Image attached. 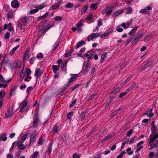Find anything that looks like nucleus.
<instances>
[{"label": "nucleus", "mask_w": 158, "mask_h": 158, "mask_svg": "<svg viewBox=\"0 0 158 158\" xmlns=\"http://www.w3.org/2000/svg\"><path fill=\"white\" fill-rule=\"evenodd\" d=\"M31 17L27 16L21 18L20 20L24 26H28L30 25Z\"/></svg>", "instance_id": "nucleus-1"}, {"label": "nucleus", "mask_w": 158, "mask_h": 158, "mask_svg": "<svg viewBox=\"0 0 158 158\" xmlns=\"http://www.w3.org/2000/svg\"><path fill=\"white\" fill-rule=\"evenodd\" d=\"M156 139H150L148 145L151 147L150 149L156 147L158 144V140H156Z\"/></svg>", "instance_id": "nucleus-2"}, {"label": "nucleus", "mask_w": 158, "mask_h": 158, "mask_svg": "<svg viewBox=\"0 0 158 158\" xmlns=\"http://www.w3.org/2000/svg\"><path fill=\"white\" fill-rule=\"evenodd\" d=\"M112 7L111 6H108L104 9L102 11V14H106L107 15H110L112 12Z\"/></svg>", "instance_id": "nucleus-3"}, {"label": "nucleus", "mask_w": 158, "mask_h": 158, "mask_svg": "<svg viewBox=\"0 0 158 158\" xmlns=\"http://www.w3.org/2000/svg\"><path fill=\"white\" fill-rule=\"evenodd\" d=\"M100 35V33H93L89 35L87 37L88 41L93 40V39L99 37Z\"/></svg>", "instance_id": "nucleus-4"}, {"label": "nucleus", "mask_w": 158, "mask_h": 158, "mask_svg": "<svg viewBox=\"0 0 158 158\" xmlns=\"http://www.w3.org/2000/svg\"><path fill=\"white\" fill-rule=\"evenodd\" d=\"M143 35L142 31H139L137 32V35L135 36L134 40V42L135 43H138L139 41L142 38Z\"/></svg>", "instance_id": "nucleus-5"}, {"label": "nucleus", "mask_w": 158, "mask_h": 158, "mask_svg": "<svg viewBox=\"0 0 158 158\" xmlns=\"http://www.w3.org/2000/svg\"><path fill=\"white\" fill-rule=\"evenodd\" d=\"M152 7L150 6H149L146 7V8L141 10L139 11V13L143 14H148L149 12L148 11L152 10Z\"/></svg>", "instance_id": "nucleus-6"}, {"label": "nucleus", "mask_w": 158, "mask_h": 158, "mask_svg": "<svg viewBox=\"0 0 158 158\" xmlns=\"http://www.w3.org/2000/svg\"><path fill=\"white\" fill-rule=\"evenodd\" d=\"M28 101L27 99H25L24 101L22 102L21 104V108L20 110V111L23 112L25 110V107L27 106V104Z\"/></svg>", "instance_id": "nucleus-7"}, {"label": "nucleus", "mask_w": 158, "mask_h": 158, "mask_svg": "<svg viewBox=\"0 0 158 158\" xmlns=\"http://www.w3.org/2000/svg\"><path fill=\"white\" fill-rule=\"evenodd\" d=\"M19 5V2L17 0H13L11 3V5L13 8H18Z\"/></svg>", "instance_id": "nucleus-8"}, {"label": "nucleus", "mask_w": 158, "mask_h": 158, "mask_svg": "<svg viewBox=\"0 0 158 158\" xmlns=\"http://www.w3.org/2000/svg\"><path fill=\"white\" fill-rule=\"evenodd\" d=\"M43 73L42 70L41 69L38 68H36L34 74L35 76L37 78H38Z\"/></svg>", "instance_id": "nucleus-9"}, {"label": "nucleus", "mask_w": 158, "mask_h": 158, "mask_svg": "<svg viewBox=\"0 0 158 158\" xmlns=\"http://www.w3.org/2000/svg\"><path fill=\"white\" fill-rule=\"evenodd\" d=\"M13 114V110L12 108H9L5 114V118H9Z\"/></svg>", "instance_id": "nucleus-10"}, {"label": "nucleus", "mask_w": 158, "mask_h": 158, "mask_svg": "<svg viewBox=\"0 0 158 158\" xmlns=\"http://www.w3.org/2000/svg\"><path fill=\"white\" fill-rule=\"evenodd\" d=\"M19 47V45H17L13 48L10 51L9 54L11 56L13 55L16 52L17 50Z\"/></svg>", "instance_id": "nucleus-11"}, {"label": "nucleus", "mask_w": 158, "mask_h": 158, "mask_svg": "<svg viewBox=\"0 0 158 158\" xmlns=\"http://www.w3.org/2000/svg\"><path fill=\"white\" fill-rule=\"evenodd\" d=\"M17 87L16 85L12 87L10 90V96L11 97L14 96L15 94V90L17 88Z\"/></svg>", "instance_id": "nucleus-12"}, {"label": "nucleus", "mask_w": 158, "mask_h": 158, "mask_svg": "<svg viewBox=\"0 0 158 158\" xmlns=\"http://www.w3.org/2000/svg\"><path fill=\"white\" fill-rule=\"evenodd\" d=\"M48 24L47 23L42 24L40 25L39 27V31H41L45 29L48 26Z\"/></svg>", "instance_id": "nucleus-13"}, {"label": "nucleus", "mask_w": 158, "mask_h": 158, "mask_svg": "<svg viewBox=\"0 0 158 158\" xmlns=\"http://www.w3.org/2000/svg\"><path fill=\"white\" fill-rule=\"evenodd\" d=\"M14 13L13 10H9L7 14V17L9 19H12L14 16Z\"/></svg>", "instance_id": "nucleus-14"}, {"label": "nucleus", "mask_w": 158, "mask_h": 158, "mask_svg": "<svg viewBox=\"0 0 158 158\" xmlns=\"http://www.w3.org/2000/svg\"><path fill=\"white\" fill-rule=\"evenodd\" d=\"M47 6V5L46 3H44L38 5L36 6V7L39 11V10H41Z\"/></svg>", "instance_id": "nucleus-15"}, {"label": "nucleus", "mask_w": 158, "mask_h": 158, "mask_svg": "<svg viewBox=\"0 0 158 158\" xmlns=\"http://www.w3.org/2000/svg\"><path fill=\"white\" fill-rule=\"evenodd\" d=\"M83 24L81 20L79 21L77 23V27L78 32H80L82 31V30L81 27L83 25Z\"/></svg>", "instance_id": "nucleus-16"}, {"label": "nucleus", "mask_w": 158, "mask_h": 158, "mask_svg": "<svg viewBox=\"0 0 158 158\" xmlns=\"http://www.w3.org/2000/svg\"><path fill=\"white\" fill-rule=\"evenodd\" d=\"M68 63V61L66 60H64L62 63L61 65V69L63 71H66V67Z\"/></svg>", "instance_id": "nucleus-17"}, {"label": "nucleus", "mask_w": 158, "mask_h": 158, "mask_svg": "<svg viewBox=\"0 0 158 158\" xmlns=\"http://www.w3.org/2000/svg\"><path fill=\"white\" fill-rule=\"evenodd\" d=\"M53 142L52 141V140H51V143H49V145H48V150L46 152V154L47 155H50L51 153V150L52 149V145L53 144Z\"/></svg>", "instance_id": "nucleus-18"}, {"label": "nucleus", "mask_w": 158, "mask_h": 158, "mask_svg": "<svg viewBox=\"0 0 158 158\" xmlns=\"http://www.w3.org/2000/svg\"><path fill=\"white\" fill-rule=\"evenodd\" d=\"M123 12V9H120L118 10H117L114 11L113 14V16H117L118 15H121Z\"/></svg>", "instance_id": "nucleus-19"}, {"label": "nucleus", "mask_w": 158, "mask_h": 158, "mask_svg": "<svg viewBox=\"0 0 158 158\" xmlns=\"http://www.w3.org/2000/svg\"><path fill=\"white\" fill-rule=\"evenodd\" d=\"M71 77L69 81L68 82V86H69V84L72 82L73 81L76 80L77 78V75L73 74H71Z\"/></svg>", "instance_id": "nucleus-20"}, {"label": "nucleus", "mask_w": 158, "mask_h": 158, "mask_svg": "<svg viewBox=\"0 0 158 158\" xmlns=\"http://www.w3.org/2000/svg\"><path fill=\"white\" fill-rule=\"evenodd\" d=\"M139 28V26H136L132 29L128 33L130 36H132L136 31Z\"/></svg>", "instance_id": "nucleus-21"}, {"label": "nucleus", "mask_w": 158, "mask_h": 158, "mask_svg": "<svg viewBox=\"0 0 158 158\" xmlns=\"http://www.w3.org/2000/svg\"><path fill=\"white\" fill-rule=\"evenodd\" d=\"M38 122L39 119L38 117H35V118H34L33 123V127H36L37 126Z\"/></svg>", "instance_id": "nucleus-22"}, {"label": "nucleus", "mask_w": 158, "mask_h": 158, "mask_svg": "<svg viewBox=\"0 0 158 158\" xmlns=\"http://www.w3.org/2000/svg\"><path fill=\"white\" fill-rule=\"evenodd\" d=\"M153 34L151 33L150 34L148 35L144 40V41L146 42L150 40H151L152 38V36L153 35Z\"/></svg>", "instance_id": "nucleus-23"}, {"label": "nucleus", "mask_w": 158, "mask_h": 158, "mask_svg": "<svg viewBox=\"0 0 158 158\" xmlns=\"http://www.w3.org/2000/svg\"><path fill=\"white\" fill-rule=\"evenodd\" d=\"M85 43V42L84 41H81L80 42H78L77 44L75 46V47L76 48H79L81 47L83 45V44Z\"/></svg>", "instance_id": "nucleus-24"}, {"label": "nucleus", "mask_w": 158, "mask_h": 158, "mask_svg": "<svg viewBox=\"0 0 158 158\" xmlns=\"http://www.w3.org/2000/svg\"><path fill=\"white\" fill-rule=\"evenodd\" d=\"M61 0L60 2H57V4L56 5H53L52 6V9L53 10H56V9H57L59 7L60 4L61 3Z\"/></svg>", "instance_id": "nucleus-25"}, {"label": "nucleus", "mask_w": 158, "mask_h": 158, "mask_svg": "<svg viewBox=\"0 0 158 158\" xmlns=\"http://www.w3.org/2000/svg\"><path fill=\"white\" fill-rule=\"evenodd\" d=\"M17 145L18 146L19 149L20 150H23L25 148L23 144L20 143V142H18L17 143Z\"/></svg>", "instance_id": "nucleus-26"}, {"label": "nucleus", "mask_w": 158, "mask_h": 158, "mask_svg": "<svg viewBox=\"0 0 158 158\" xmlns=\"http://www.w3.org/2000/svg\"><path fill=\"white\" fill-rule=\"evenodd\" d=\"M22 26H23V24H21L20 23H19L18 24V27H17V30L18 31H19L20 32L24 31V29L23 27Z\"/></svg>", "instance_id": "nucleus-27"}, {"label": "nucleus", "mask_w": 158, "mask_h": 158, "mask_svg": "<svg viewBox=\"0 0 158 158\" xmlns=\"http://www.w3.org/2000/svg\"><path fill=\"white\" fill-rule=\"evenodd\" d=\"M59 65L58 66H57L56 65H53L52 66L53 71L54 73L56 74L57 73V71L59 70Z\"/></svg>", "instance_id": "nucleus-28"}, {"label": "nucleus", "mask_w": 158, "mask_h": 158, "mask_svg": "<svg viewBox=\"0 0 158 158\" xmlns=\"http://www.w3.org/2000/svg\"><path fill=\"white\" fill-rule=\"evenodd\" d=\"M31 138H36L37 133L35 131H33L30 133Z\"/></svg>", "instance_id": "nucleus-29"}, {"label": "nucleus", "mask_w": 158, "mask_h": 158, "mask_svg": "<svg viewBox=\"0 0 158 158\" xmlns=\"http://www.w3.org/2000/svg\"><path fill=\"white\" fill-rule=\"evenodd\" d=\"M29 57V56L28 54V51L26 50L24 55L23 59L24 60H26L28 59Z\"/></svg>", "instance_id": "nucleus-30"}, {"label": "nucleus", "mask_w": 158, "mask_h": 158, "mask_svg": "<svg viewBox=\"0 0 158 158\" xmlns=\"http://www.w3.org/2000/svg\"><path fill=\"white\" fill-rule=\"evenodd\" d=\"M38 11V10L36 8V7H35V9H34L31 10L28 13V14H33L37 12Z\"/></svg>", "instance_id": "nucleus-31"}, {"label": "nucleus", "mask_w": 158, "mask_h": 158, "mask_svg": "<svg viewBox=\"0 0 158 158\" xmlns=\"http://www.w3.org/2000/svg\"><path fill=\"white\" fill-rule=\"evenodd\" d=\"M25 71H24L23 69H22L20 72V78L22 80H23V78L25 77Z\"/></svg>", "instance_id": "nucleus-32"}, {"label": "nucleus", "mask_w": 158, "mask_h": 158, "mask_svg": "<svg viewBox=\"0 0 158 158\" xmlns=\"http://www.w3.org/2000/svg\"><path fill=\"white\" fill-rule=\"evenodd\" d=\"M88 6L87 5H85L83 6L82 8V10L81 11V14H84L86 12L87 10L88 9Z\"/></svg>", "instance_id": "nucleus-33"}, {"label": "nucleus", "mask_w": 158, "mask_h": 158, "mask_svg": "<svg viewBox=\"0 0 158 158\" xmlns=\"http://www.w3.org/2000/svg\"><path fill=\"white\" fill-rule=\"evenodd\" d=\"M156 126L155 125H153L151 127V131L152 132V135L156 132V131H157Z\"/></svg>", "instance_id": "nucleus-34"}, {"label": "nucleus", "mask_w": 158, "mask_h": 158, "mask_svg": "<svg viewBox=\"0 0 158 158\" xmlns=\"http://www.w3.org/2000/svg\"><path fill=\"white\" fill-rule=\"evenodd\" d=\"M59 45V41H57L54 44L53 46V48H52V50L53 51L55 50L57 48H58Z\"/></svg>", "instance_id": "nucleus-35"}, {"label": "nucleus", "mask_w": 158, "mask_h": 158, "mask_svg": "<svg viewBox=\"0 0 158 158\" xmlns=\"http://www.w3.org/2000/svg\"><path fill=\"white\" fill-rule=\"evenodd\" d=\"M12 23H9L8 24V31H13L14 30V27L12 26Z\"/></svg>", "instance_id": "nucleus-36"}, {"label": "nucleus", "mask_w": 158, "mask_h": 158, "mask_svg": "<svg viewBox=\"0 0 158 158\" xmlns=\"http://www.w3.org/2000/svg\"><path fill=\"white\" fill-rule=\"evenodd\" d=\"M98 7V4L97 3H94L91 5L90 6V9L92 10H95Z\"/></svg>", "instance_id": "nucleus-37"}, {"label": "nucleus", "mask_w": 158, "mask_h": 158, "mask_svg": "<svg viewBox=\"0 0 158 158\" xmlns=\"http://www.w3.org/2000/svg\"><path fill=\"white\" fill-rule=\"evenodd\" d=\"M106 54V53L105 52L103 53V54L102 55V56H101V62L103 61L107 57Z\"/></svg>", "instance_id": "nucleus-38"}, {"label": "nucleus", "mask_w": 158, "mask_h": 158, "mask_svg": "<svg viewBox=\"0 0 158 158\" xmlns=\"http://www.w3.org/2000/svg\"><path fill=\"white\" fill-rule=\"evenodd\" d=\"M110 33V32L105 33L101 35V37L103 38L108 36Z\"/></svg>", "instance_id": "nucleus-39"}, {"label": "nucleus", "mask_w": 158, "mask_h": 158, "mask_svg": "<svg viewBox=\"0 0 158 158\" xmlns=\"http://www.w3.org/2000/svg\"><path fill=\"white\" fill-rule=\"evenodd\" d=\"M6 94V93L4 91L2 92L0 91V99L3 100V98Z\"/></svg>", "instance_id": "nucleus-40"}, {"label": "nucleus", "mask_w": 158, "mask_h": 158, "mask_svg": "<svg viewBox=\"0 0 158 158\" xmlns=\"http://www.w3.org/2000/svg\"><path fill=\"white\" fill-rule=\"evenodd\" d=\"M126 10L127 11L126 14H130L132 12V9L131 7H128L127 8Z\"/></svg>", "instance_id": "nucleus-41"}, {"label": "nucleus", "mask_w": 158, "mask_h": 158, "mask_svg": "<svg viewBox=\"0 0 158 158\" xmlns=\"http://www.w3.org/2000/svg\"><path fill=\"white\" fill-rule=\"evenodd\" d=\"M120 109L119 108L118 110L115 111L111 115L110 117L111 118H113L118 112L119 110H120Z\"/></svg>", "instance_id": "nucleus-42"}, {"label": "nucleus", "mask_w": 158, "mask_h": 158, "mask_svg": "<svg viewBox=\"0 0 158 158\" xmlns=\"http://www.w3.org/2000/svg\"><path fill=\"white\" fill-rule=\"evenodd\" d=\"M128 143V140H126L124 141L123 143H122V144L121 148V150H122L123 148L124 145L126 143Z\"/></svg>", "instance_id": "nucleus-43"}, {"label": "nucleus", "mask_w": 158, "mask_h": 158, "mask_svg": "<svg viewBox=\"0 0 158 158\" xmlns=\"http://www.w3.org/2000/svg\"><path fill=\"white\" fill-rule=\"evenodd\" d=\"M96 131V129H94L93 130L89 132V133L87 135H86V137L87 138H88V137H89L90 136V135L93 133L95 131Z\"/></svg>", "instance_id": "nucleus-44"}, {"label": "nucleus", "mask_w": 158, "mask_h": 158, "mask_svg": "<svg viewBox=\"0 0 158 158\" xmlns=\"http://www.w3.org/2000/svg\"><path fill=\"white\" fill-rule=\"evenodd\" d=\"M131 78V77H128L124 82L122 83V85H126L128 82V81H129V80H130Z\"/></svg>", "instance_id": "nucleus-45"}, {"label": "nucleus", "mask_w": 158, "mask_h": 158, "mask_svg": "<svg viewBox=\"0 0 158 158\" xmlns=\"http://www.w3.org/2000/svg\"><path fill=\"white\" fill-rule=\"evenodd\" d=\"M128 93V91H126L125 92H123L121 93L119 95V98H122L123 96H125L126 94Z\"/></svg>", "instance_id": "nucleus-46"}, {"label": "nucleus", "mask_w": 158, "mask_h": 158, "mask_svg": "<svg viewBox=\"0 0 158 158\" xmlns=\"http://www.w3.org/2000/svg\"><path fill=\"white\" fill-rule=\"evenodd\" d=\"M73 4L71 2H69L66 5V7L67 8H72L73 6Z\"/></svg>", "instance_id": "nucleus-47"}, {"label": "nucleus", "mask_w": 158, "mask_h": 158, "mask_svg": "<svg viewBox=\"0 0 158 158\" xmlns=\"http://www.w3.org/2000/svg\"><path fill=\"white\" fill-rule=\"evenodd\" d=\"M62 17L60 16H57L55 17V19L57 21H60L62 20Z\"/></svg>", "instance_id": "nucleus-48"}, {"label": "nucleus", "mask_w": 158, "mask_h": 158, "mask_svg": "<svg viewBox=\"0 0 158 158\" xmlns=\"http://www.w3.org/2000/svg\"><path fill=\"white\" fill-rule=\"evenodd\" d=\"M0 80L2 82L5 83L6 80L1 74H0Z\"/></svg>", "instance_id": "nucleus-49"}, {"label": "nucleus", "mask_w": 158, "mask_h": 158, "mask_svg": "<svg viewBox=\"0 0 158 158\" xmlns=\"http://www.w3.org/2000/svg\"><path fill=\"white\" fill-rule=\"evenodd\" d=\"M25 72L26 73V75L28 76L30 75L31 73V71L29 69H27L26 71H25Z\"/></svg>", "instance_id": "nucleus-50"}, {"label": "nucleus", "mask_w": 158, "mask_h": 158, "mask_svg": "<svg viewBox=\"0 0 158 158\" xmlns=\"http://www.w3.org/2000/svg\"><path fill=\"white\" fill-rule=\"evenodd\" d=\"M133 131V129H131L129 131H128L127 134V135L128 137H130V135H131L132 132Z\"/></svg>", "instance_id": "nucleus-51"}, {"label": "nucleus", "mask_w": 158, "mask_h": 158, "mask_svg": "<svg viewBox=\"0 0 158 158\" xmlns=\"http://www.w3.org/2000/svg\"><path fill=\"white\" fill-rule=\"evenodd\" d=\"M58 127L56 125H55L53 128L52 130L54 133H57L58 131Z\"/></svg>", "instance_id": "nucleus-52"}, {"label": "nucleus", "mask_w": 158, "mask_h": 158, "mask_svg": "<svg viewBox=\"0 0 158 158\" xmlns=\"http://www.w3.org/2000/svg\"><path fill=\"white\" fill-rule=\"evenodd\" d=\"M90 69V67L88 65V64H87V65L85 68V70H84V73H86L89 71Z\"/></svg>", "instance_id": "nucleus-53"}, {"label": "nucleus", "mask_w": 158, "mask_h": 158, "mask_svg": "<svg viewBox=\"0 0 158 158\" xmlns=\"http://www.w3.org/2000/svg\"><path fill=\"white\" fill-rule=\"evenodd\" d=\"M38 152H34L33 154L31 155L32 158H36L38 155Z\"/></svg>", "instance_id": "nucleus-54"}, {"label": "nucleus", "mask_w": 158, "mask_h": 158, "mask_svg": "<svg viewBox=\"0 0 158 158\" xmlns=\"http://www.w3.org/2000/svg\"><path fill=\"white\" fill-rule=\"evenodd\" d=\"M155 153L153 152H151L148 154V157L152 158V157L154 156Z\"/></svg>", "instance_id": "nucleus-55"}, {"label": "nucleus", "mask_w": 158, "mask_h": 158, "mask_svg": "<svg viewBox=\"0 0 158 158\" xmlns=\"http://www.w3.org/2000/svg\"><path fill=\"white\" fill-rule=\"evenodd\" d=\"M10 36V33L8 32H7L4 35L5 39H8Z\"/></svg>", "instance_id": "nucleus-56"}, {"label": "nucleus", "mask_w": 158, "mask_h": 158, "mask_svg": "<svg viewBox=\"0 0 158 158\" xmlns=\"http://www.w3.org/2000/svg\"><path fill=\"white\" fill-rule=\"evenodd\" d=\"M73 113L72 112H70L68 113L67 114V117L69 119H70L71 118V117Z\"/></svg>", "instance_id": "nucleus-57"}, {"label": "nucleus", "mask_w": 158, "mask_h": 158, "mask_svg": "<svg viewBox=\"0 0 158 158\" xmlns=\"http://www.w3.org/2000/svg\"><path fill=\"white\" fill-rule=\"evenodd\" d=\"M152 109H149L147 111H146L144 113V115H147V114H149V113H151L152 112Z\"/></svg>", "instance_id": "nucleus-58"}, {"label": "nucleus", "mask_w": 158, "mask_h": 158, "mask_svg": "<svg viewBox=\"0 0 158 158\" xmlns=\"http://www.w3.org/2000/svg\"><path fill=\"white\" fill-rule=\"evenodd\" d=\"M121 26L123 27L124 29H127L128 28V27L127 26L126 23H123L121 24Z\"/></svg>", "instance_id": "nucleus-59"}, {"label": "nucleus", "mask_w": 158, "mask_h": 158, "mask_svg": "<svg viewBox=\"0 0 158 158\" xmlns=\"http://www.w3.org/2000/svg\"><path fill=\"white\" fill-rule=\"evenodd\" d=\"M115 135L114 133H112L109 135H108L106 136V138H111Z\"/></svg>", "instance_id": "nucleus-60"}, {"label": "nucleus", "mask_w": 158, "mask_h": 158, "mask_svg": "<svg viewBox=\"0 0 158 158\" xmlns=\"http://www.w3.org/2000/svg\"><path fill=\"white\" fill-rule=\"evenodd\" d=\"M73 158H80V156L79 155L77 154L76 153H74L73 154Z\"/></svg>", "instance_id": "nucleus-61"}, {"label": "nucleus", "mask_w": 158, "mask_h": 158, "mask_svg": "<svg viewBox=\"0 0 158 158\" xmlns=\"http://www.w3.org/2000/svg\"><path fill=\"white\" fill-rule=\"evenodd\" d=\"M92 15L91 14H89L88 15L87 17V19L88 20H89L91 19L92 18Z\"/></svg>", "instance_id": "nucleus-62"}, {"label": "nucleus", "mask_w": 158, "mask_h": 158, "mask_svg": "<svg viewBox=\"0 0 158 158\" xmlns=\"http://www.w3.org/2000/svg\"><path fill=\"white\" fill-rule=\"evenodd\" d=\"M31 79V77L28 76H27L24 79V80L26 81H29Z\"/></svg>", "instance_id": "nucleus-63"}, {"label": "nucleus", "mask_w": 158, "mask_h": 158, "mask_svg": "<svg viewBox=\"0 0 158 158\" xmlns=\"http://www.w3.org/2000/svg\"><path fill=\"white\" fill-rule=\"evenodd\" d=\"M43 143V139H39L38 143L40 145H41Z\"/></svg>", "instance_id": "nucleus-64"}]
</instances>
